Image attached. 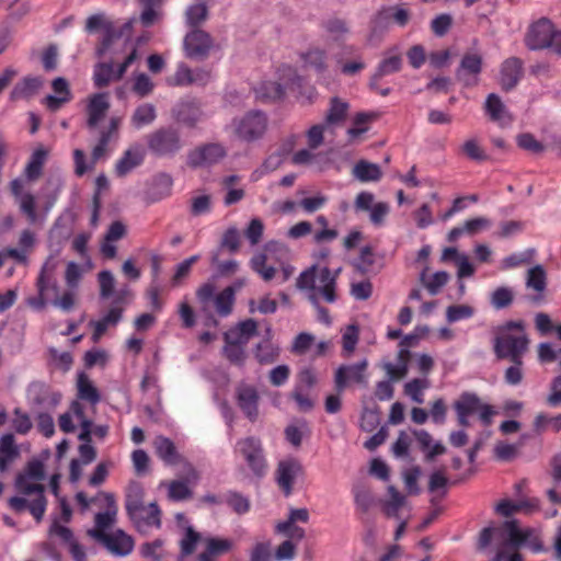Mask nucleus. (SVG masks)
<instances>
[{
    "mask_svg": "<svg viewBox=\"0 0 561 561\" xmlns=\"http://www.w3.org/2000/svg\"><path fill=\"white\" fill-rule=\"evenodd\" d=\"M162 546L163 541L161 539H156L151 542H146L141 546L140 553L144 558L149 559L150 561H162Z\"/></svg>",
    "mask_w": 561,
    "mask_h": 561,
    "instance_id": "nucleus-59",
    "label": "nucleus"
},
{
    "mask_svg": "<svg viewBox=\"0 0 561 561\" xmlns=\"http://www.w3.org/2000/svg\"><path fill=\"white\" fill-rule=\"evenodd\" d=\"M51 88L55 94H48L43 103L50 112H57L62 105L69 103L72 100V94L69 89L67 80L62 77H58L53 80Z\"/></svg>",
    "mask_w": 561,
    "mask_h": 561,
    "instance_id": "nucleus-26",
    "label": "nucleus"
},
{
    "mask_svg": "<svg viewBox=\"0 0 561 561\" xmlns=\"http://www.w3.org/2000/svg\"><path fill=\"white\" fill-rule=\"evenodd\" d=\"M96 541L101 542L112 554L126 557L134 550V540L130 536L118 529L113 534L95 531Z\"/></svg>",
    "mask_w": 561,
    "mask_h": 561,
    "instance_id": "nucleus-15",
    "label": "nucleus"
},
{
    "mask_svg": "<svg viewBox=\"0 0 561 561\" xmlns=\"http://www.w3.org/2000/svg\"><path fill=\"white\" fill-rule=\"evenodd\" d=\"M123 318V308L112 307L108 312L99 320H92L90 327L93 328L92 340L99 342L101 336L106 332L108 327L117 325Z\"/></svg>",
    "mask_w": 561,
    "mask_h": 561,
    "instance_id": "nucleus-32",
    "label": "nucleus"
},
{
    "mask_svg": "<svg viewBox=\"0 0 561 561\" xmlns=\"http://www.w3.org/2000/svg\"><path fill=\"white\" fill-rule=\"evenodd\" d=\"M43 81L39 77L27 76L20 80L12 88L9 100L11 102H18L21 100H30L33 98L39 88L42 87Z\"/></svg>",
    "mask_w": 561,
    "mask_h": 561,
    "instance_id": "nucleus-29",
    "label": "nucleus"
},
{
    "mask_svg": "<svg viewBox=\"0 0 561 561\" xmlns=\"http://www.w3.org/2000/svg\"><path fill=\"white\" fill-rule=\"evenodd\" d=\"M255 95L262 101L282 100L285 95V88L275 81H264L255 89Z\"/></svg>",
    "mask_w": 561,
    "mask_h": 561,
    "instance_id": "nucleus-40",
    "label": "nucleus"
},
{
    "mask_svg": "<svg viewBox=\"0 0 561 561\" xmlns=\"http://www.w3.org/2000/svg\"><path fill=\"white\" fill-rule=\"evenodd\" d=\"M108 94L105 92L94 93L89 98L87 104V127L89 130L96 128L110 110Z\"/></svg>",
    "mask_w": 561,
    "mask_h": 561,
    "instance_id": "nucleus-22",
    "label": "nucleus"
},
{
    "mask_svg": "<svg viewBox=\"0 0 561 561\" xmlns=\"http://www.w3.org/2000/svg\"><path fill=\"white\" fill-rule=\"evenodd\" d=\"M420 449L425 454V460L432 461L435 457L445 454L446 448L440 442L433 443L432 435L425 430H413Z\"/></svg>",
    "mask_w": 561,
    "mask_h": 561,
    "instance_id": "nucleus-31",
    "label": "nucleus"
},
{
    "mask_svg": "<svg viewBox=\"0 0 561 561\" xmlns=\"http://www.w3.org/2000/svg\"><path fill=\"white\" fill-rule=\"evenodd\" d=\"M225 340L227 342L224 347L225 356L233 364L242 366L245 359V353L242 347L243 343L237 342V340L230 337V334H225Z\"/></svg>",
    "mask_w": 561,
    "mask_h": 561,
    "instance_id": "nucleus-49",
    "label": "nucleus"
},
{
    "mask_svg": "<svg viewBox=\"0 0 561 561\" xmlns=\"http://www.w3.org/2000/svg\"><path fill=\"white\" fill-rule=\"evenodd\" d=\"M115 136L111 135L110 131H100L98 142L92 149V160L98 162L99 160L106 158L110 154L108 145Z\"/></svg>",
    "mask_w": 561,
    "mask_h": 561,
    "instance_id": "nucleus-54",
    "label": "nucleus"
},
{
    "mask_svg": "<svg viewBox=\"0 0 561 561\" xmlns=\"http://www.w3.org/2000/svg\"><path fill=\"white\" fill-rule=\"evenodd\" d=\"M47 156L48 152L44 148H37L32 152L24 170L27 180L35 181L41 176Z\"/></svg>",
    "mask_w": 561,
    "mask_h": 561,
    "instance_id": "nucleus-37",
    "label": "nucleus"
},
{
    "mask_svg": "<svg viewBox=\"0 0 561 561\" xmlns=\"http://www.w3.org/2000/svg\"><path fill=\"white\" fill-rule=\"evenodd\" d=\"M156 117V107L150 103H144L136 107L131 116V124L135 128L139 129L153 123Z\"/></svg>",
    "mask_w": 561,
    "mask_h": 561,
    "instance_id": "nucleus-41",
    "label": "nucleus"
},
{
    "mask_svg": "<svg viewBox=\"0 0 561 561\" xmlns=\"http://www.w3.org/2000/svg\"><path fill=\"white\" fill-rule=\"evenodd\" d=\"M45 479L44 466L38 460L30 461L26 466L25 473L18 474L15 479V488L19 493L24 496H12L9 500V506L15 513H22L28 510L31 515L39 523L46 512L47 499L45 496V485L32 482L31 480L41 481Z\"/></svg>",
    "mask_w": 561,
    "mask_h": 561,
    "instance_id": "nucleus-1",
    "label": "nucleus"
},
{
    "mask_svg": "<svg viewBox=\"0 0 561 561\" xmlns=\"http://www.w3.org/2000/svg\"><path fill=\"white\" fill-rule=\"evenodd\" d=\"M232 546L233 542L230 539L213 537L207 540L206 549L216 557L229 552Z\"/></svg>",
    "mask_w": 561,
    "mask_h": 561,
    "instance_id": "nucleus-63",
    "label": "nucleus"
},
{
    "mask_svg": "<svg viewBox=\"0 0 561 561\" xmlns=\"http://www.w3.org/2000/svg\"><path fill=\"white\" fill-rule=\"evenodd\" d=\"M359 339L358 327L351 324L346 328L342 335L343 351L348 356L354 352Z\"/></svg>",
    "mask_w": 561,
    "mask_h": 561,
    "instance_id": "nucleus-60",
    "label": "nucleus"
},
{
    "mask_svg": "<svg viewBox=\"0 0 561 561\" xmlns=\"http://www.w3.org/2000/svg\"><path fill=\"white\" fill-rule=\"evenodd\" d=\"M300 58L304 61L305 68H311L317 73H324L327 71L328 55L325 50L320 48H312L306 53L300 54Z\"/></svg>",
    "mask_w": 561,
    "mask_h": 561,
    "instance_id": "nucleus-36",
    "label": "nucleus"
},
{
    "mask_svg": "<svg viewBox=\"0 0 561 561\" xmlns=\"http://www.w3.org/2000/svg\"><path fill=\"white\" fill-rule=\"evenodd\" d=\"M481 71L482 57L479 54H465L456 70V77L465 87H474L479 82Z\"/></svg>",
    "mask_w": 561,
    "mask_h": 561,
    "instance_id": "nucleus-16",
    "label": "nucleus"
},
{
    "mask_svg": "<svg viewBox=\"0 0 561 561\" xmlns=\"http://www.w3.org/2000/svg\"><path fill=\"white\" fill-rule=\"evenodd\" d=\"M227 149L219 142H208L196 147L187 153L186 163L192 169L207 168L222 161Z\"/></svg>",
    "mask_w": 561,
    "mask_h": 561,
    "instance_id": "nucleus-10",
    "label": "nucleus"
},
{
    "mask_svg": "<svg viewBox=\"0 0 561 561\" xmlns=\"http://www.w3.org/2000/svg\"><path fill=\"white\" fill-rule=\"evenodd\" d=\"M98 280L100 284V297L102 299L110 298L114 293L115 279L112 272L105 270L101 271L98 275Z\"/></svg>",
    "mask_w": 561,
    "mask_h": 561,
    "instance_id": "nucleus-61",
    "label": "nucleus"
},
{
    "mask_svg": "<svg viewBox=\"0 0 561 561\" xmlns=\"http://www.w3.org/2000/svg\"><path fill=\"white\" fill-rule=\"evenodd\" d=\"M128 517L138 529L161 527V511L156 502H152L148 505L142 503L139 507H137L136 512L130 513Z\"/></svg>",
    "mask_w": 561,
    "mask_h": 561,
    "instance_id": "nucleus-20",
    "label": "nucleus"
},
{
    "mask_svg": "<svg viewBox=\"0 0 561 561\" xmlns=\"http://www.w3.org/2000/svg\"><path fill=\"white\" fill-rule=\"evenodd\" d=\"M529 339L523 320H510L497 328L493 351L497 359H520L527 353Z\"/></svg>",
    "mask_w": 561,
    "mask_h": 561,
    "instance_id": "nucleus-3",
    "label": "nucleus"
},
{
    "mask_svg": "<svg viewBox=\"0 0 561 561\" xmlns=\"http://www.w3.org/2000/svg\"><path fill=\"white\" fill-rule=\"evenodd\" d=\"M213 43L209 33L201 28H191L183 41L185 56L191 59L203 60L209 55Z\"/></svg>",
    "mask_w": 561,
    "mask_h": 561,
    "instance_id": "nucleus-11",
    "label": "nucleus"
},
{
    "mask_svg": "<svg viewBox=\"0 0 561 561\" xmlns=\"http://www.w3.org/2000/svg\"><path fill=\"white\" fill-rule=\"evenodd\" d=\"M301 470L302 467L296 459H287L278 462L276 481L286 496L291 494L294 482Z\"/></svg>",
    "mask_w": 561,
    "mask_h": 561,
    "instance_id": "nucleus-23",
    "label": "nucleus"
},
{
    "mask_svg": "<svg viewBox=\"0 0 561 561\" xmlns=\"http://www.w3.org/2000/svg\"><path fill=\"white\" fill-rule=\"evenodd\" d=\"M144 489L139 483L133 482L128 485L125 495V508L127 515L135 513L137 507L144 503Z\"/></svg>",
    "mask_w": 561,
    "mask_h": 561,
    "instance_id": "nucleus-48",
    "label": "nucleus"
},
{
    "mask_svg": "<svg viewBox=\"0 0 561 561\" xmlns=\"http://www.w3.org/2000/svg\"><path fill=\"white\" fill-rule=\"evenodd\" d=\"M453 25V18L448 13H442L435 16L431 22L432 32L438 36H445Z\"/></svg>",
    "mask_w": 561,
    "mask_h": 561,
    "instance_id": "nucleus-62",
    "label": "nucleus"
},
{
    "mask_svg": "<svg viewBox=\"0 0 561 561\" xmlns=\"http://www.w3.org/2000/svg\"><path fill=\"white\" fill-rule=\"evenodd\" d=\"M136 59L137 48L133 46L130 53L124 59V61L118 65L117 69L114 68V65L112 62L96 64L93 70L94 85L96 88H104L108 85L112 81L121 80L127 71L128 67H130Z\"/></svg>",
    "mask_w": 561,
    "mask_h": 561,
    "instance_id": "nucleus-9",
    "label": "nucleus"
},
{
    "mask_svg": "<svg viewBox=\"0 0 561 561\" xmlns=\"http://www.w3.org/2000/svg\"><path fill=\"white\" fill-rule=\"evenodd\" d=\"M341 268L332 272L328 266L312 265L300 273L296 286L300 290H308V298L313 306H318L319 298L328 304L337 300L336 278Z\"/></svg>",
    "mask_w": 561,
    "mask_h": 561,
    "instance_id": "nucleus-2",
    "label": "nucleus"
},
{
    "mask_svg": "<svg viewBox=\"0 0 561 561\" xmlns=\"http://www.w3.org/2000/svg\"><path fill=\"white\" fill-rule=\"evenodd\" d=\"M236 135L251 142L263 137L267 128V117L262 111H250L239 119H233Z\"/></svg>",
    "mask_w": 561,
    "mask_h": 561,
    "instance_id": "nucleus-8",
    "label": "nucleus"
},
{
    "mask_svg": "<svg viewBox=\"0 0 561 561\" xmlns=\"http://www.w3.org/2000/svg\"><path fill=\"white\" fill-rule=\"evenodd\" d=\"M430 387V381L426 378H414L405 382L403 387L404 394L408 396L413 402L422 404L424 402V390Z\"/></svg>",
    "mask_w": 561,
    "mask_h": 561,
    "instance_id": "nucleus-46",
    "label": "nucleus"
},
{
    "mask_svg": "<svg viewBox=\"0 0 561 561\" xmlns=\"http://www.w3.org/2000/svg\"><path fill=\"white\" fill-rule=\"evenodd\" d=\"M524 43L529 50L548 49L561 56V30L547 18H541L529 25Z\"/></svg>",
    "mask_w": 561,
    "mask_h": 561,
    "instance_id": "nucleus-4",
    "label": "nucleus"
},
{
    "mask_svg": "<svg viewBox=\"0 0 561 561\" xmlns=\"http://www.w3.org/2000/svg\"><path fill=\"white\" fill-rule=\"evenodd\" d=\"M208 14L205 3L191 4L185 11V23L191 28H199V25L207 20Z\"/></svg>",
    "mask_w": 561,
    "mask_h": 561,
    "instance_id": "nucleus-43",
    "label": "nucleus"
},
{
    "mask_svg": "<svg viewBox=\"0 0 561 561\" xmlns=\"http://www.w3.org/2000/svg\"><path fill=\"white\" fill-rule=\"evenodd\" d=\"M10 191L19 203L20 210L26 216L31 225L45 221V215L42 217L36 211L35 196L27 192L23 193V182L21 179H14L10 182Z\"/></svg>",
    "mask_w": 561,
    "mask_h": 561,
    "instance_id": "nucleus-13",
    "label": "nucleus"
},
{
    "mask_svg": "<svg viewBox=\"0 0 561 561\" xmlns=\"http://www.w3.org/2000/svg\"><path fill=\"white\" fill-rule=\"evenodd\" d=\"M148 150L159 158H172L183 148L180 131L172 127H160L147 135Z\"/></svg>",
    "mask_w": 561,
    "mask_h": 561,
    "instance_id": "nucleus-6",
    "label": "nucleus"
},
{
    "mask_svg": "<svg viewBox=\"0 0 561 561\" xmlns=\"http://www.w3.org/2000/svg\"><path fill=\"white\" fill-rule=\"evenodd\" d=\"M78 397L81 400L88 401L91 404L100 402L101 397L99 390L92 383L90 378L84 374L80 373L77 380Z\"/></svg>",
    "mask_w": 561,
    "mask_h": 561,
    "instance_id": "nucleus-38",
    "label": "nucleus"
},
{
    "mask_svg": "<svg viewBox=\"0 0 561 561\" xmlns=\"http://www.w3.org/2000/svg\"><path fill=\"white\" fill-rule=\"evenodd\" d=\"M56 263L53 262L51 256L48 257V260L43 264L37 280H36V287L38 291V296L35 298H31L28 300V304L34 307L35 309H43L46 306V294L48 291V283L50 280V274L55 271Z\"/></svg>",
    "mask_w": 561,
    "mask_h": 561,
    "instance_id": "nucleus-27",
    "label": "nucleus"
},
{
    "mask_svg": "<svg viewBox=\"0 0 561 561\" xmlns=\"http://www.w3.org/2000/svg\"><path fill=\"white\" fill-rule=\"evenodd\" d=\"M199 480V473L196 470V479L188 478L187 469L181 468L180 479L172 481H162L160 486L167 488L168 497L174 502H181L185 500H190L193 496V491L191 485L197 484Z\"/></svg>",
    "mask_w": 561,
    "mask_h": 561,
    "instance_id": "nucleus-14",
    "label": "nucleus"
},
{
    "mask_svg": "<svg viewBox=\"0 0 561 561\" xmlns=\"http://www.w3.org/2000/svg\"><path fill=\"white\" fill-rule=\"evenodd\" d=\"M474 309L468 305H451L446 310L447 321L450 323L469 319L473 316Z\"/></svg>",
    "mask_w": 561,
    "mask_h": 561,
    "instance_id": "nucleus-57",
    "label": "nucleus"
},
{
    "mask_svg": "<svg viewBox=\"0 0 561 561\" xmlns=\"http://www.w3.org/2000/svg\"><path fill=\"white\" fill-rule=\"evenodd\" d=\"M523 61L518 57L505 59L500 68V85L503 91H512L523 78Z\"/></svg>",
    "mask_w": 561,
    "mask_h": 561,
    "instance_id": "nucleus-17",
    "label": "nucleus"
},
{
    "mask_svg": "<svg viewBox=\"0 0 561 561\" xmlns=\"http://www.w3.org/2000/svg\"><path fill=\"white\" fill-rule=\"evenodd\" d=\"M153 449L157 457L169 467L180 466L183 469H187L188 478L196 479V469L192 462L182 456L169 437L158 435L153 439Z\"/></svg>",
    "mask_w": 561,
    "mask_h": 561,
    "instance_id": "nucleus-7",
    "label": "nucleus"
},
{
    "mask_svg": "<svg viewBox=\"0 0 561 561\" xmlns=\"http://www.w3.org/2000/svg\"><path fill=\"white\" fill-rule=\"evenodd\" d=\"M20 455L13 434L8 433L0 437V470L5 471L9 465Z\"/></svg>",
    "mask_w": 561,
    "mask_h": 561,
    "instance_id": "nucleus-34",
    "label": "nucleus"
},
{
    "mask_svg": "<svg viewBox=\"0 0 561 561\" xmlns=\"http://www.w3.org/2000/svg\"><path fill=\"white\" fill-rule=\"evenodd\" d=\"M481 400L474 392L465 391L454 402V410L457 414L458 424L462 427L469 426V417L478 412Z\"/></svg>",
    "mask_w": 561,
    "mask_h": 561,
    "instance_id": "nucleus-24",
    "label": "nucleus"
},
{
    "mask_svg": "<svg viewBox=\"0 0 561 561\" xmlns=\"http://www.w3.org/2000/svg\"><path fill=\"white\" fill-rule=\"evenodd\" d=\"M279 352V347L266 339L256 345L254 356L260 364H272L278 358Z\"/></svg>",
    "mask_w": 561,
    "mask_h": 561,
    "instance_id": "nucleus-42",
    "label": "nucleus"
},
{
    "mask_svg": "<svg viewBox=\"0 0 561 561\" xmlns=\"http://www.w3.org/2000/svg\"><path fill=\"white\" fill-rule=\"evenodd\" d=\"M529 536H531V529L522 530L516 520H507L496 528L499 548L517 549L524 546Z\"/></svg>",
    "mask_w": 561,
    "mask_h": 561,
    "instance_id": "nucleus-12",
    "label": "nucleus"
},
{
    "mask_svg": "<svg viewBox=\"0 0 561 561\" xmlns=\"http://www.w3.org/2000/svg\"><path fill=\"white\" fill-rule=\"evenodd\" d=\"M211 197L208 194L194 196L191 199L190 214L193 217L209 214L211 211Z\"/></svg>",
    "mask_w": 561,
    "mask_h": 561,
    "instance_id": "nucleus-55",
    "label": "nucleus"
},
{
    "mask_svg": "<svg viewBox=\"0 0 561 561\" xmlns=\"http://www.w3.org/2000/svg\"><path fill=\"white\" fill-rule=\"evenodd\" d=\"M259 400L260 396L255 387L242 383L237 388V403L251 422H255L259 417Z\"/></svg>",
    "mask_w": 561,
    "mask_h": 561,
    "instance_id": "nucleus-18",
    "label": "nucleus"
},
{
    "mask_svg": "<svg viewBox=\"0 0 561 561\" xmlns=\"http://www.w3.org/2000/svg\"><path fill=\"white\" fill-rule=\"evenodd\" d=\"M390 23L391 14L388 7H381L370 19V38L383 35Z\"/></svg>",
    "mask_w": 561,
    "mask_h": 561,
    "instance_id": "nucleus-39",
    "label": "nucleus"
},
{
    "mask_svg": "<svg viewBox=\"0 0 561 561\" xmlns=\"http://www.w3.org/2000/svg\"><path fill=\"white\" fill-rule=\"evenodd\" d=\"M534 254V250L529 249L520 253H513L506 257H504L501 262L502 270H510L517 266H520L525 263L531 261Z\"/></svg>",
    "mask_w": 561,
    "mask_h": 561,
    "instance_id": "nucleus-58",
    "label": "nucleus"
},
{
    "mask_svg": "<svg viewBox=\"0 0 561 561\" xmlns=\"http://www.w3.org/2000/svg\"><path fill=\"white\" fill-rule=\"evenodd\" d=\"M514 300L513 289L506 286L497 287L490 296V304L496 310H502L512 305Z\"/></svg>",
    "mask_w": 561,
    "mask_h": 561,
    "instance_id": "nucleus-51",
    "label": "nucleus"
},
{
    "mask_svg": "<svg viewBox=\"0 0 561 561\" xmlns=\"http://www.w3.org/2000/svg\"><path fill=\"white\" fill-rule=\"evenodd\" d=\"M484 110L486 115L493 122H501L507 114L506 106L502 102L501 98L495 93H490L486 96L484 103Z\"/></svg>",
    "mask_w": 561,
    "mask_h": 561,
    "instance_id": "nucleus-45",
    "label": "nucleus"
},
{
    "mask_svg": "<svg viewBox=\"0 0 561 561\" xmlns=\"http://www.w3.org/2000/svg\"><path fill=\"white\" fill-rule=\"evenodd\" d=\"M526 286L541 294L547 286L546 272L541 265H536L528 271Z\"/></svg>",
    "mask_w": 561,
    "mask_h": 561,
    "instance_id": "nucleus-52",
    "label": "nucleus"
},
{
    "mask_svg": "<svg viewBox=\"0 0 561 561\" xmlns=\"http://www.w3.org/2000/svg\"><path fill=\"white\" fill-rule=\"evenodd\" d=\"M272 548L268 541L257 542L249 554V561H272Z\"/></svg>",
    "mask_w": 561,
    "mask_h": 561,
    "instance_id": "nucleus-64",
    "label": "nucleus"
},
{
    "mask_svg": "<svg viewBox=\"0 0 561 561\" xmlns=\"http://www.w3.org/2000/svg\"><path fill=\"white\" fill-rule=\"evenodd\" d=\"M449 274L445 271L436 272L431 278L426 279V273L422 272L420 280L423 283L428 293L433 296L437 295L440 289L447 284Z\"/></svg>",
    "mask_w": 561,
    "mask_h": 561,
    "instance_id": "nucleus-50",
    "label": "nucleus"
},
{
    "mask_svg": "<svg viewBox=\"0 0 561 561\" xmlns=\"http://www.w3.org/2000/svg\"><path fill=\"white\" fill-rule=\"evenodd\" d=\"M105 502V512L95 514L94 523L95 527L88 531L89 536L96 540L95 531L107 534L108 529L116 520L117 505L115 496L112 493H101Z\"/></svg>",
    "mask_w": 561,
    "mask_h": 561,
    "instance_id": "nucleus-21",
    "label": "nucleus"
},
{
    "mask_svg": "<svg viewBox=\"0 0 561 561\" xmlns=\"http://www.w3.org/2000/svg\"><path fill=\"white\" fill-rule=\"evenodd\" d=\"M145 150L140 145L129 147L115 164V173L117 176H125L133 169L144 162Z\"/></svg>",
    "mask_w": 561,
    "mask_h": 561,
    "instance_id": "nucleus-28",
    "label": "nucleus"
},
{
    "mask_svg": "<svg viewBox=\"0 0 561 561\" xmlns=\"http://www.w3.org/2000/svg\"><path fill=\"white\" fill-rule=\"evenodd\" d=\"M353 175L358 181L366 183L379 181L382 172L378 164L359 160L353 168Z\"/></svg>",
    "mask_w": 561,
    "mask_h": 561,
    "instance_id": "nucleus-35",
    "label": "nucleus"
},
{
    "mask_svg": "<svg viewBox=\"0 0 561 561\" xmlns=\"http://www.w3.org/2000/svg\"><path fill=\"white\" fill-rule=\"evenodd\" d=\"M234 453L243 459L251 473L263 478L267 472V460L262 440L255 436H248L236 443Z\"/></svg>",
    "mask_w": 561,
    "mask_h": 561,
    "instance_id": "nucleus-5",
    "label": "nucleus"
},
{
    "mask_svg": "<svg viewBox=\"0 0 561 561\" xmlns=\"http://www.w3.org/2000/svg\"><path fill=\"white\" fill-rule=\"evenodd\" d=\"M173 116L179 123L187 127H195L203 119L204 113L196 100H186L174 107Z\"/></svg>",
    "mask_w": 561,
    "mask_h": 561,
    "instance_id": "nucleus-25",
    "label": "nucleus"
},
{
    "mask_svg": "<svg viewBox=\"0 0 561 561\" xmlns=\"http://www.w3.org/2000/svg\"><path fill=\"white\" fill-rule=\"evenodd\" d=\"M115 136L111 135L110 131H100L98 142L92 149V160L98 162L99 160L106 158L110 154L108 145Z\"/></svg>",
    "mask_w": 561,
    "mask_h": 561,
    "instance_id": "nucleus-53",
    "label": "nucleus"
},
{
    "mask_svg": "<svg viewBox=\"0 0 561 561\" xmlns=\"http://www.w3.org/2000/svg\"><path fill=\"white\" fill-rule=\"evenodd\" d=\"M402 68V57L399 54L386 56L378 64L375 72L371 75L369 80L370 90L377 89V82L388 75L399 72Z\"/></svg>",
    "mask_w": 561,
    "mask_h": 561,
    "instance_id": "nucleus-30",
    "label": "nucleus"
},
{
    "mask_svg": "<svg viewBox=\"0 0 561 561\" xmlns=\"http://www.w3.org/2000/svg\"><path fill=\"white\" fill-rule=\"evenodd\" d=\"M508 360L512 363V365L505 369L504 381L510 386H517L522 382L524 377V360L523 358Z\"/></svg>",
    "mask_w": 561,
    "mask_h": 561,
    "instance_id": "nucleus-56",
    "label": "nucleus"
},
{
    "mask_svg": "<svg viewBox=\"0 0 561 561\" xmlns=\"http://www.w3.org/2000/svg\"><path fill=\"white\" fill-rule=\"evenodd\" d=\"M228 334H230V337L237 340V342L247 344L252 336L257 334V322L254 319L243 320Z\"/></svg>",
    "mask_w": 561,
    "mask_h": 561,
    "instance_id": "nucleus-44",
    "label": "nucleus"
},
{
    "mask_svg": "<svg viewBox=\"0 0 561 561\" xmlns=\"http://www.w3.org/2000/svg\"><path fill=\"white\" fill-rule=\"evenodd\" d=\"M367 360L341 365L334 375L335 388L337 391H343L350 381L362 383L365 381L364 373L367 368Z\"/></svg>",
    "mask_w": 561,
    "mask_h": 561,
    "instance_id": "nucleus-19",
    "label": "nucleus"
},
{
    "mask_svg": "<svg viewBox=\"0 0 561 561\" xmlns=\"http://www.w3.org/2000/svg\"><path fill=\"white\" fill-rule=\"evenodd\" d=\"M215 307L220 317H227L231 313L234 304V289L226 287L214 298Z\"/></svg>",
    "mask_w": 561,
    "mask_h": 561,
    "instance_id": "nucleus-47",
    "label": "nucleus"
},
{
    "mask_svg": "<svg viewBox=\"0 0 561 561\" xmlns=\"http://www.w3.org/2000/svg\"><path fill=\"white\" fill-rule=\"evenodd\" d=\"M350 110V104L346 101L341 100L337 96H333L330 100L329 108L324 117V124L327 126H337L342 124Z\"/></svg>",
    "mask_w": 561,
    "mask_h": 561,
    "instance_id": "nucleus-33",
    "label": "nucleus"
}]
</instances>
